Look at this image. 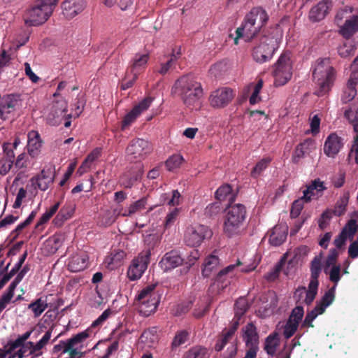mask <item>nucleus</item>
<instances>
[{
	"instance_id": "46",
	"label": "nucleus",
	"mask_w": 358,
	"mask_h": 358,
	"mask_svg": "<svg viewBox=\"0 0 358 358\" xmlns=\"http://www.w3.org/2000/svg\"><path fill=\"white\" fill-rule=\"evenodd\" d=\"M143 171L141 165L138 166V172L133 176L129 175H124L121 179L120 182L121 185L125 188H131L134 182L137 181L142 176Z\"/></svg>"
},
{
	"instance_id": "38",
	"label": "nucleus",
	"mask_w": 358,
	"mask_h": 358,
	"mask_svg": "<svg viewBox=\"0 0 358 358\" xmlns=\"http://www.w3.org/2000/svg\"><path fill=\"white\" fill-rule=\"evenodd\" d=\"M16 101L10 96L3 99L0 102V117L3 120H6L8 115L14 111Z\"/></svg>"
},
{
	"instance_id": "23",
	"label": "nucleus",
	"mask_w": 358,
	"mask_h": 358,
	"mask_svg": "<svg viewBox=\"0 0 358 358\" xmlns=\"http://www.w3.org/2000/svg\"><path fill=\"white\" fill-rule=\"evenodd\" d=\"M332 2L329 0H322L312 7L309 12V19L313 22L323 20L332 8Z\"/></svg>"
},
{
	"instance_id": "45",
	"label": "nucleus",
	"mask_w": 358,
	"mask_h": 358,
	"mask_svg": "<svg viewBox=\"0 0 358 358\" xmlns=\"http://www.w3.org/2000/svg\"><path fill=\"white\" fill-rule=\"evenodd\" d=\"M64 241L62 235H55L50 238L45 243L46 248H48L50 253H55L61 247Z\"/></svg>"
},
{
	"instance_id": "16",
	"label": "nucleus",
	"mask_w": 358,
	"mask_h": 358,
	"mask_svg": "<svg viewBox=\"0 0 358 358\" xmlns=\"http://www.w3.org/2000/svg\"><path fill=\"white\" fill-rule=\"evenodd\" d=\"M52 336V331L48 330L43 337L36 343L28 341L20 346L16 353L9 358H23L26 354H34L43 349L49 342Z\"/></svg>"
},
{
	"instance_id": "63",
	"label": "nucleus",
	"mask_w": 358,
	"mask_h": 358,
	"mask_svg": "<svg viewBox=\"0 0 358 358\" xmlns=\"http://www.w3.org/2000/svg\"><path fill=\"white\" fill-rule=\"evenodd\" d=\"M199 257L200 253L197 250H194L189 253L186 262H185L187 271H188L193 265L195 264V263L199 259Z\"/></svg>"
},
{
	"instance_id": "55",
	"label": "nucleus",
	"mask_w": 358,
	"mask_h": 358,
	"mask_svg": "<svg viewBox=\"0 0 358 358\" xmlns=\"http://www.w3.org/2000/svg\"><path fill=\"white\" fill-rule=\"evenodd\" d=\"M355 46L352 42L344 43L338 49V55L342 57H347L355 52Z\"/></svg>"
},
{
	"instance_id": "50",
	"label": "nucleus",
	"mask_w": 358,
	"mask_h": 358,
	"mask_svg": "<svg viewBox=\"0 0 358 358\" xmlns=\"http://www.w3.org/2000/svg\"><path fill=\"white\" fill-rule=\"evenodd\" d=\"M238 327V322H236L231 329L224 334V337L215 345V350L220 351L225 344L231 338Z\"/></svg>"
},
{
	"instance_id": "35",
	"label": "nucleus",
	"mask_w": 358,
	"mask_h": 358,
	"mask_svg": "<svg viewBox=\"0 0 358 358\" xmlns=\"http://www.w3.org/2000/svg\"><path fill=\"white\" fill-rule=\"evenodd\" d=\"M158 341V335L155 327L145 330L140 337V343L145 347L152 348Z\"/></svg>"
},
{
	"instance_id": "31",
	"label": "nucleus",
	"mask_w": 358,
	"mask_h": 358,
	"mask_svg": "<svg viewBox=\"0 0 358 358\" xmlns=\"http://www.w3.org/2000/svg\"><path fill=\"white\" fill-rule=\"evenodd\" d=\"M88 264V255L80 251L73 254L68 262V268L72 272H78L84 270Z\"/></svg>"
},
{
	"instance_id": "61",
	"label": "nucleus",
	"mask_w": 358,
	"mask_h": 358,
	"mask_svg": "<svg viewBox=\"0 0 358 358\" xmlns=\"http://www.w3.org/2000/svg\"><path fill=\"white\" fill-rule=\"evenodd\" d=\"M112 311L110 309L108 308L105 310L101 315L95 320L91 324V328H96L101 326L103 322L110 317Z\"/></svg>"
},
{
	"instance_id": "41",
	"label": "nucleus",
	"mask_w": 358,
	"mask_h": 358,
	"mask_svg": "<svg viewBox=\"0 0 358 358\" xmlns=\"http://www.w3.org/2000/svg\"><path fill=\"white\" fill-rule=\"evenodd\" d=\"M253 16L251 17L254 20L255 24H258V27L262 28L268 21V15L265 10L261 7H256L252 8L248 14H252Z\"/></svg>"
},
{
	"instance_id": "39",
	"label": "nucleus",
	"mask_w": 358,
	"mask_h": 358,
	"mask_svg": "<svg viewBox=\"0 0 358 358\" xmlns=\"http://www.w3.org/2000/svg\"><path fill=\"white\" fill-rule=\"evenodd\" d=\"M125 257V253L122 250H119L115 253L110 254L105 259V264L109 269H115L122 264V262Z\"/></svg>"
},
{
	"instance_id": "43",
	"label": "nucleus",
	"mask_w": 358,
	"mask_h": 358,
	"mask_svg": "<svg viewBox=\"0 0 358 358\" xmlns=\"http://www.w3.org/2000/svg\"><path fill=\"white\" fill-rule=\"evenodd\" d=\"M322 260V255L320 254L316 256L311 262L310 271H311V279L310 282H318V277L321 272V264Z\"/></svg>"
},
{
	"instance_id": "11",
	"label": "nucleus",
	"mask_w": 358,
	"mask_h": 358,
	"mask_svg": "<svg viewBox=\"0 0 358 358\" xmlns=\"http://www.w3.org/2000/svg\"><path fill=\"white\" fill-rule=\"evenodd\" d=\"M212 231L203 224H194L187 227L184 234V241L190 247H198L206 238L212 236Z\"/></svg>"
},
{
	"instance_id": "13",
	"label": "nucleus",
	"mask_w": 358,
	"mask_h": 358,
	"mask_svg": "<svg viewBox=\"0 0 358 358\" xmlns=\"http://www.w3.org/2000/svg\"><path fill=\"white\" fill-rule=\"evenodd\" d=\"M151 252L150 249L143 250L133 259L127 271L131 280L139 279L146 271L150 262Z\"/></svg>"
},
{
	"instance_id": "36",
	"label": "nucleus",
	"mask_w": 358,
	"mask_h": 358,
	"mask_svg": "<svg viewBox=\"0 0 358 358\" xmlns=\"http://www.w3.org/2000/svg\"><path fill=\"white\" fill-rule=\"evenodd\" d=\"M148 206V198L144 196L133 203H131L127 209H125L122 213V216L129 217L135 213H140L141 210L146 209Z\"/></svg>"
},
{
	"instance_id": "54",
	"label": "nucleus",
	"mask_w": 358,
	"mask_h": 358,
	"mask_svg": "<svg viewBox=\"0 0 358 358\" xmlns=\"http://www.w3.org/2000/svg\"><path fill=\"white\" fill-rule=\"evenodd\" d=\"M231 187L229 185H224L220 187L215 192V197L220 201L226 200L231 197Z\"/></svg>"
},
{
	"instance_id": "47",
	"label": "nucleus",
	"mask_w": 358,
	"mask_h": 358,
	"mask_svg": "<svg viewBox=\"0 0 358 358\" xmlns=\"http://www.w3.org/2000/svg\"><path fill=\"white\" fill-rule=\"evenodd\" d=\"M357 94L356 85L348 81L345 88L341 96L343 103H348L352 101Z\"/></svg>"
},
{
	"instance_id": "48",
	"label": "nucleus",
	"mask_w": 358,
	"mask_h": 358,
	"mask_svg": "<svg viewBox=\"0 0 358 358\" xmlns=\"http://www.w3.org/2000/svg\"><path fill=\"white\" fill-rule=\"evenodd\" d=\"M208 353L206 348L196 346L190 349L185 358H208Z\"/></svg>"
},
{
	"instance_id": "5",
	"label": "nucleus",
	"mask_w": 358,
	"mask_h": 358,
	"mask_svg": "<svg viewBox=\"0 0 358 358\" xmlns=\"http://www.w3.org/2000/svg\"><path fill=\"white\" fill-rule=\"evenodd\" d=\"M313 78L320 87L318 95L328 92L335 79V71L328 58L317 59L313 73Z\"/></svg>"
},
{
	"instance_id": "3",
	"label": "nucleus",
	"mask_w": 358,
	"mask_h": 358,
	"mask_svg": "<svg viewBox=\"0 0 358 358\" xmlns=\"http://www.w3.org/2000/svg\"><path fill=\"white\" fill-rule=\"evenodd\" d=\"M59 0H38L27 12L25 24L38 26L45 23L52 15Z\"/></svg>"
},
{
	"instance_id": "8",
	"label": "nucleus",
	"mask_w": 358,
	"mask_h": 358,
	"mask_svg": "<svg viewBox=\"0 0 358 358\" xmlns=\"http://www.w3.org/2000/svg\"><path fill=\"white\" fill-rule=\"evenodd\" d=\"M273 75L275 85L281 86L285 85L292 76V62L289 52L282 54L274 65Z\"/></svg>"
},
{
	"instance_id": "27",
	"label": "nucleus",
	"mask_w": 358,
	"mask_h": 358,
	"mask_svg": "<svg viewBox=\"0 0 358 358\" xmlns=\"http://www.w3.org/2000/svg\"><path fill=\"white\" fill-rule=\"evenodd\" d=\"M42 148V141L37 131L31 130L27 134V149L31 158H36L40 155Z\"/></svg>"
},
{
	"instance_id": "62",
	"label": "nucleus",
	"mask_w": 358,
	"mask_h": 358,
	"mask_svg": "<svg viewBox=\"0 0 358 358\" xmlns=\"http://www.w3.org/2000/svg\"><path fill=\"white\" fill-rule=\"evenodd\" d=\"M348 82L356 86L358 84V56L355 59L352 64V73Z\"/></svg>"
},
{
	"instance_id": "12",
	"label": "nucleus",
	"mask_w": 358,
	"mask_h": 358,
	"mask_svg": "<svg viewBox=\"0 0 358 358\" xmlns=\"http://www.w3.org/2000/svg\"><path fill=\"white\" fill-rule=\"evenodd\" d=\"M335 298V287H332L320 300L316 302L315 307L308 313L303 322V326L313 327L312 322L320 315H322L334 301Z\"/></svg>"
},
{
	"instance_id": "4",
	"label": "nucleus",
	"mask_w": 358,
	"mask_h": 358,
	"mask_svg": "<svg viewBox=\"0 0 358 358\" xmlns=\"http://www.w3.org/2000/svg\"><path fill=\"white\" fill-rule=\"evenodd\" d=\"M89 336V329H86L70 338L59 341L53 346L52 353L58 357L66 353H69V357L84 355L85 352H83L81 350L84 348V343Z\"/></svg>"
},
{
	"instance_id": "10",
	"label": "nucleus",
	"mask_w": 358,
	"mask_h": 358,
	"mask_svg": "<svg viewBox=\"0 0 358 358\" xmlns=\"http://www.w3.org/2000/svg\"><path fill=\"white\" fill-rule=\"evenodd\" d=\"M153 150L152 145L143 138L132 140L127 148L126 152L128 159L136 162L145 159Z\"/></svg>"
},
{
	"instance_id": "2",
	"label": "nucleus",
	"mask_w": 358,
	"mask_h": 358,
	"mask_svg": "<svg viewBox=\"0 0 358 358\" xmlns=\"http://www.w3.org/2000/svg\"><path fill=\"white\" fill-rule=\"evenodd\" d=\"M282 37V34L279 28H275L272 33L262 36L252 49L253 59L260 64L270 60L278 48Z\"/></svg>"
},
{
	"instance_id": "34",
	"label": "nucleus",
	"mask_w": 358,
	"mask_h": 358,
	"mask_svg": "<svg viewBox=\"0 0 358 358\" xmlns=\"http://www.w3.org/2000/svg\"><path fill=\"white\" fill-rule=\"evenodd\" d=\"M314 141L311 139H307L300 143L295 149L292 155L293 162H298L306 153L314 148Z\"/></svg>"
},
{
	"instance_id": "56",
	"label": "nucleus",
	"mask_w": 358,
	"mask_h": 358,
	"mask_svg": "<svg viewBox=\"0 0 358 358\" xmlns=\"http://www.w3.org/2000/svg\"><path fill=\"white\" fill-rule=\"evenodd\" d=\"M348 200L349 198L347 195H344L340 198L334 210V215L336 216H341L345 213L346 206L348 203Z\"/></svg>"
},
{
	"instance_id": "9",
	"label": "nucleus",
	"mask_w": 358,
	"mask_h": 358,
	"mask_svg": "<svg viewBox=\"0 0 358 358\" xmlns=\"http://www.w3.org/2000/svg\"><path fill=\"white\" fill-rule=\"evenodd\" d=\"M257 266V263L255 262L248 266L241 268H239V262L237 264L229 265L219 272L213 287H216L218 292H220V290L224 289L231 283V279L235 275L236 271H240L241 272L248 273L255 270Z\"/></svg>"
},
{
	"instance_id": "18",
	"label": "nucleus",
	"mask_w": 358,
	"mask_h": 358,
	"mask_svg": "<svg viewBox=\"0 0 358 358\" xmlns=\"http://www.w3.org/2000/svg\"><path fill=\"white\" fill-rule=\"evenodd\" d=\"M152 101L153 99L152 97L148 96L136 105L130 112L126 114L122 122V130H124L129 127L144 111L148 110Z\"/></svg>"
},
{
	"instance_id": "37",
	"label": "nucleus",
	"mask_w": 358,
	"mask_h": 358,
	"mask_svg": "<svg viewBox=\"0 0 358 358\" xmlns=\"http://www.w3.org/2000/svg\"><path fill=\"white\" fill-rule=\"evenodd\" d=\"M219 259L217 256L210 255L208 256L203 264L202 275L204 277H209L217 268Z\"/></svg>"
},
{
	"instance_id": "29",
	"label": "nucleus",
	"mask_w": 358,
	"mask_h": 358,
	"mask_svg": "<svg viewBox=\"0 0 358 358\" xmlns=\"http://www.w3.org/2000/svg\"><path fill=\"white\" fill-rule=\"evenodd\" d=\"M150 55L148 52H138L134 55L130 65L131 73L134 76V80H136L138 76L145 70Z\"/></svg>"
},
{
	"instance_id": "7",
	"label": "nucleus",
	"mask_w": 358,
	"mask_h": 358,
	"mask_svg": "<svg viewBox=\"0 0 358 358\" xmlns=\"http://www.w3.org/2000/svg\"><path fill=\"white\" fill-rule=\"evenodd\" d=\"M155 285H149L136 296V303L138 311L144 316H149L154 313L159 303V296L155 291Z\"/></svg>"
},
{
	"instance_id": "25",
	"label": "nucleus",
	"mask_w": 358,
	"mask_h": 358,
	"mask_svg": "<svg viewBox=\"0 0 358 358\" xmlns=\"http://www.w3.org/2000/svg\"><path fill=\"white\" fill-rule=\"evenodd\" d=\"M243 338L245 342L248 350H254L257 353L258 350L259 336L257 329L252 323H249L243 329Z\"/></svg>"
},
{
	"instance_id": "14",
	"label": "nucleus",
	"mask_w": 358,
	"mask_h": 358,
	"mask_svg": "<svg viewBox=\"0 0 358 358\" xmlns=\"http://www.w3.org/2000/svg\"><path fill=\"white\" fill-rule=\"evenodd\" d=\"M54 96L56 99L52 103L47 120L52 125H57L61 124L66 116L68 103L64 98L58 96L57 92L54 94Z\"/></svg>"
},
{
	"instance_id": "51",
	"label": "nucleus",
	"mask_w": 358,
	"mask_h": 358,
	"mask_svg": "<svg viewBox=\"0 0 358 358\" xmlns=\"http://www.w3.org/2000/svg\"><path fill=\"white\" fill-rule=\"evenodd\" d=\"M270 162V158L262 159L259 162L257 163V164L254 167L253 170L251 172V176L253 178L259 177L262 173V172L267 168Z\"/></svg>"
},
{
	"instance_id": "59",
	"label": "nucleus",
	"mask_w": 358,
	"mask_h": 358,
	"mask_svg": "<svg viewBox=\"0 0 358 358\" xmlns=\"http://www.w3.org/2000/svg\"><path fill=\"white\" fill-rule=\"evenodd\" d=\"M20 343L17 341V339L10 341L4 345L6 354L9 355L8 358L11 357L16 353V350L17 348L20 349Z\"/></svg>"
},
{
	"instance_id": "28",
	"label": "nucleus",
	"mask_w": 358,
	"mask_h": 358,
	"mask_svg": "<svg viewBox=\"0 0 358 358\" xmlns=\"http://www.w3.org/2000/svg\"><path fill=\"white\" fill-rule=\"evenodd\" d=\"M297 252L294 251V255L292 257L291 252H287L282 257L280 262L274 266V267L265 275V278L270 281L275 280L280 273L282 264L288 261V266L292 268L297 262Z\"/></svg>"
},
{
	"instance_id": "1",
	"label": "nucleus",
	"mask_w": 358,
	"mask_h": 358,
	"mask_svg": "<svg viewBox=\"0 0 358 358\" xmlns=\"http://www.w3.org/2000/svg\"><path fill=\"white\" fill-rule=\"evenodd\" d=\"M173 90L180 96L187 108L197 109L200 107L203 91L201 84L193 76H184L180 77L176 81Z\"/></svg>"
},
{
	"instance_id": "57",
	"label": "nucleus",
	"mask_w": 358,
	"mask_h": 358,
	"mask_svg": "<svg viewBox=\"0 0 358 358\" xmlns=\"http://www.w3.org/2000/svg\"><path fill=\"white\" fill-rule=\"evenodd\" d=\"M278 346V339L275 336L270 335L265 343V350L268 355H273Z\"/></svg>"
},
{
	"instance_id": "26",
	"label": "nucleus",
	"mask_w": 358,
	"mask_h": 358,
	"mask_svg": "<svg viewBox=\"0 0 358 358\" xmlns=\"http://www.w3.org/2000/svg\"><path fill=\"white\" fill-rule=\"evenodd\" d=\"M343 145V139L336 134L332 133L327 138L324 145V152L329 157H334Z\"/></svg>"
},
{
	"instance_id": "32",
	"label": "nucleus",
	"mask_w": 358,
	"mask_h": 358,
	"mask_svg": "<svg viewBox=\"0 0 358 358\" xmlns=\"http://www.w3.org/2000/svg\"><path fill=\"white\" fill-rule=\"evenodd\" d=\"M319 283L310 282L308 288L306 290L304 287H299L294 292V297L300 300L303 294H305L304 301L306 304H310L315 299L317 293Z\"/></svg>"
},
{
	"instance_id": "58",
	"label": "nucleus",
	"mask_w": 358,
	"mask_h": 358,
	"mask_svg": "<svg viewBox=\"0 0 358 358\" xmlns=\"http://www.w3.org/2000/svg\"><path fill=\"white\" fill-rule=\"evenodd\" d=\"M59 202H57L54 206H52L49 210H48L45 213H44L40 218L38 224H43L47 222L57 212L59 207Z\"/></svg>"
},
{
	"instance_id": "30",
	"label": "nucleus",
	"mask_w": 358,
	"mask_h": 358,
	"mask_svg": "<svg viewBox=\"0 0 358 358\" xmlns=\"http://www.w3.org/2000/svg\"><path fill=\"white\" fill-rule=\"evenodd\" d=\"M339 34L346 39L358 32V15H352L345 20L340 25Z\"/></svg>"
},
{
	"instance_id": "20",
	"label": "nucleus",
	"mask_w": 358,
	"mask_h": 358,
	"mask_svg": "<svg viewBox=\"0 0 358 358\" xmlns=\"http://www.w3.org/2000/svg\"><path fill=\"white\" fill-rule=\"evenodd\" d=\"M183 262L184 259L179 252L171 250L164 255L159 262V266L164 272H169L181 266Z\"/></svg>"
},
{
	"instance_id": "24",
	"label": "nucleus",
	"mask_w": 358,
	"mask_h": 358,
	"mask_svg": "<svg viewBox=\"0 0 358 358\" xmlns=\"http://www.w3.org/2000/svg\"><path fill=\"white\" fill-rule=\"evenodd\" d=\"M326 189L327 187L323 181L320 180L319 178L315 179L307 185L306 189L303 190V199H305L306 202L313 199H317L322 196Z\"/></svg>"
},
{
	"instance_id": "33",
	"label": "nucleus",
	"mask_w": 358,
	"mask_h": 358,
	"mask_svg": "<svg viewBox=\"0 0 358 358\" xmlns=\"http://www.w3.org/2000/svg\"><path fill=\"white\" fill-rule=\"evenodd\" d=\"M288 227L285 224L275 226L269 235V242L274 246L281 245L286 239Z\"/></svg>"
},
{
	"instance_id": "44",
	"label": "nucleus",
	"mask_w": 358,
	"mask_h": 358,
	"mask_svg": "<svg viewBox=\"0 0 358 358\" xmlns=\"http://www.w3.org/2000/svg\"><path fill=\"white\" fill-rule=\"evenodd\" d=\"M183 162L184 158L181 155L174 154L166 159L165 165L169 171H174L180 167Z\"/></svg>"
},
{
	"instance_id": "21",
	"label": "nucleus",
	"mask_w": 358,
	"mask_h": 358,
	"mask_svg": "<svg viewBox=\"0 0 358 358\" xmlns=\"http://www.w3.org/2000/svg\"><path fill=\"white\" fill-rule=\"evenodd\" d=\"M303 313L302 307L297 306L293 309L289 320L284 326L283 334L286 338H289L295 333L299 322L302 320Z\"/></svg>"
},
{
	"instance_id": "42",
	"label": "nucleus",
	"mask_w": 358,
	"mask_h": 358,
	"mask_svg": "<svg viewBox=\"0 0 358 358\" xmlns=\"http://www.w3.org/2000/svg\"><path fill=\"white\" fill-rule=\"evenodd\" d=\"M47 308V301L43 298H39L28 305V308L31 310L35 317H39Z\"/></svg>"
},
{
	"instance_id": "19",
	"label": "nucleus",
	"mask_w": 358,
	"mask_h": 358,
	"mask_svg": "<svg viewBox=\"0 0 358 358\" xmlns=\"http://www.w3.org/2000/svg\"><path fill=\"white\" fill-rule=\"evenodd\" d=\"M85 7L84 0H64L61 4L62 14L66 20H71L80 14Z\"/></svg>"
},
{
	"instance_id": "6",
	"label": "nucleus",
	"mask_w": 358,
	"mask_h": 358,
	"mask_svg": "<svg viewBox=\"0 0 358 358\" xmlns=\"http://www.w3.org/2000/svg\"><path fill=\"white\" fill-rule=\"evenodd\" d=\"M245 217V208L242 204L230 206L226 210L224 219L223 231L229 237L238 234L241 231Z\"/></svg>"
},
{
	"instance_id": "15",
	"label": "nucleus",
	"mask_w": 358,
	"mask_h": 358,
	"mask_svg": "<svg viewBox=\"0 0 358 358\" xmlns=\"http://www.w3.org/2000/svg\"><path fill=\"white\" fill-rule=\"evenodd\" d=\"M233 90L222 87L211 92L208 101L210 106L215 109H221L227 107L234 98Z\"/></svg>"
},
{
	"instance_id": "22",
	"label": "nucleus",
	"mask_w": 358,
	"mask_h": 358,
	"mask_svg": "<svg viewBox=\"0 0 358 358\" xmlns=\"http://www.w3.org/2000/svg\"><path fill=\"white\" fill-rule=\"evenodd\" d=\"M55 172L50 169H44L41 173L31 179L32 185L37 187L41 191L48 189L50 184L54 181Z\"/></svg>"
},
{
	"instance_id": "17",
	"label": "nucleus",
	"mask_w": 358,
	"mask_h": 358,
	"mask_svg": "<svg viewBox=\"0 0 358 358\" xmlns=\"http://www.w3.org/2000/svg\"><path fill=\"white\" fill-rule=\"evenodd\" d=\"M252 16L253 13L252 14H248L241 26L236 29V36L234 38V44L238 45V41L241 38H243L245 41H250L261 29V28L258 27L257 23L255 24L254 21L252 22V20H254L251 18Z\"/></svg>"
},
{
	"instance_id": "53",
	"label": "nucleus",
	"mask_w": 358,
	"mask_h": 358,
	"mask_svg": "<svg viewBox=\"0 0 358 358\" xmlns=\"http://www.w3.org/2000/svg\"><path fill=\"white\" fill-rule=\"evenodd\" d=\"M304 202H306L303 199V195L299 199L294 201L292 206L290 215L293 218L297 217L304 206Z\"/></svg>"
},
{
	"instance_id": "60",
	"label": "nucleus",
	"mask_w": 358,
	"mask_h": 358,
	"mask_svg": "<svg viewBox=\"0 0 358 358\" xmlns=\"http://www.w3.org/2000/svg\"><path fill=\"white\" fill-rule=\"evenodd\" d=\"M263 86V81L262 80H259L257 83L255 85L254 87V90L252 92V94L251 96L250 97V103L251 104H255L260 100V97L259 96V92L262 88Z\"/></svg>"
},
{
	"instance_id": "49",
	"label": "nucleus",
	"mask_w": 358,
	"mask_h": 358,
	"mask_svg": "<svg viewBox=\"0 0 358 358\" xmlns=\"http://www.w3.org/2000/svg\"><path fill=\"white\" fill-rule=\"evenodd\" d=\"M358 229V224L355 220L351 219L344 227L341 233L349 239H352Z\"/></svg>"
},
{
	"instance_id": "52",
	"label": "nucleus",
	"mask_w": 358,
	"mask_h": 358,
	"mask_svg": "<svg viewBox=\"0 0 358 358\" xmlns=\"http://www.w3.org/2000/svg\"><path fill=\"white\" fill-rule=\"evenodd\" d=\"M189 334L185 330L178 331L175 335L172 341V348H178L181 345L185 344L188 340Z\"/></svg>"
},
{
	"instance_id": "64",
	"label": "nucleus",
	"mask_w": 358,
	"mask_h": 358,
	"mask_svg": "<svg viewBox=\"0 0 358 358\" xmlns=\"http://www.w3.org/2000/svg\"><path fill=\"white\" fill-rule=\"evenodd\" d=\"M248 309L247 301L244 298L238 299L235 303L236 315H242Z\"/></svg>"
},
{
	"instance_id": "40",
	"label": "nucleus",
	"mask_w": 358,
	"mask_h": 358,
	"mask_svg": "<svg viewBox=\"0 0 358 358\" xmlns=\"http://www.w3.org/2000/svg\"><path fill=\"white\" fill-rule=\"evenodd\" d=\"M324 272L329 276V280L334 282L335 289L340 281L343 273L340 265H335L331 266H324Z\"/></svg>"
}]
</instances>
